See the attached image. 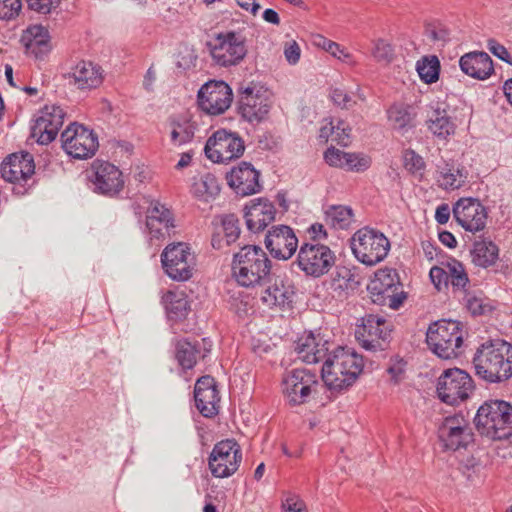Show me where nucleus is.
<instances>
[{"label":"nucleus","mask_w":512,"mask_h":512,"mask_svg":"<svg viewBox=\"0 0 512 512\" xmlns=\"http://www.w3.org/2000/svg\"><path fill=\"white\" fill-rule=\"evenodd\" d=\"M475 374L490 383L512 376V345L502 339L484 342L473 357Z\"/></svg>","instance_id":"1"},{"label":"nucleus","mask_w":512,"mask_h":512,"mask_svg":"<svg viewBox=\"0 0 512 512\" xmlns=\"http://www.w3.org/2000/svg\"><path fill=\"white\" fill-rule=\"evenodd\" d=\"M363 367L362 356L352 349L337 347L325 359L321 375L330 390L342 391L355 383Z\"/></svg>","instance_id":"2"},{"label":"nucleus","mask_w":512,"mask_h":512,"mask_svg":"<svg viewBox=\"0 0 512 512\" xmlns=\"http://www.w3.org/2000/svg\"><path fill=\"white\" fill-rule=\"evenodd\" d=\"M271 267L268 255L257 245H245L233 255L232 275L243 287L265 284L270 279Z\"/></svg>","instance_id":"3"},{"label":"nucleus","mask_w":512,"mask_h":512,"mask_svg":"<svg viewBox=\"0 0 512 512\" xmlns=\"http://www.w3.org/2000/svg\"><path fill=\"white\" fill-rule=\"evenodd\" d=\"M475 425L478 432L491 439L512 436V405L504 400H486L477 410Z\"/></svg>","instance_id":"4"},{"label":"nucleus","mask_w":512,"mask_h":512,"mask_svg":"<svg viewBox=\"0 0 512 512\" xmlns=\"http://www.w3.org/2000/svg\"><path fill=\"white\" fill-rule=\"evenodd\" d=\"M430 349L442 359L456 358L463 352V330L454 320H439L431 324L426 333Z\"/></svg>","instance_id":"5"},{"label":"nucleus","mask_w":512,"mask_h":512,"mask_svg":"<svg viewBox=\"0 0 512 512\" xmlns=\"http://www.w3.org/2000/svg\"><path fill=\"white\" fill-rule=\"evenodd\" d=\"M350 243L355 258L367 266L382 262L390 250L388 238L382 232L369 227L357 230Z\"/></svg>","instance_id":"6"},{"label":"nucleus","mask_w":512,"mask_h":512,"mask_svg":"<svg viewBox=\"0 0 512 512\" xmlns=\"http://www.w3.org/2000/svg\"><path fill=\"white\" fill-rule=\"evenodd\" d=\"M318 376L309 369H293L284 374L281 388L284 399L292 406L307 403L317 394Z\"/></svg>","instance_id":"7"},{"label":"nucleus","mask_w":512,"mask_h":512,"mask_svg":"<svg viewBox=\"0 0 512 512\" xmlns=\"http://www.w3.org/2000/svg\"><path fill=\"white\" fill-rule=\"evenodd\" d=\"M368 292L373 303L398 309L406 299V294L401 290L399 278L393 269H380L368 284Z\"/></svg>","instance_id":"8"},{"label":"nucleus","mask_w":512,"mask_h":512,"mask_svg":"<svg viewBox=\"0 0 512 512\" xmlns=\"http://www.w3.org/2000/svg\"><path fill=\"white\" fill-rule=\"evenodd\" d=\"M209 48L213 61L221 67L236 66L247 54L246 38L235 31L217 34Z\"/></svg>","instance_id":"9"},{"label":"nucleus","mask_w":512,"mask_h":512,"mask_svg":"<svg viewBox=\"0 0 512 512\" xmlns=\"http://www.w3.org/2000/svg\"><path fill=\"white\" fill-rule=\"evenodd\" d=\"M271 92L254 82L240 88L239 111L250 123L264 120L272 108Z\"/></svg>","instance_id":"10"},{"label":"nucleus","mask_w":512,"mask_h":512,"mask_svg":"<svg viewBox=\"0 0 512 512\" xmlns=\"http://www.w3.org/2000/svg\"><path fill=\"white\" fill-rule=\"evenodd\" d=\"M161 262L166 274L173 280L186 281L193 275L195 256L183 242L168 245L161 254Z\"/></svg>","instance_id":"11"},{"label":"nucleus","mask_w":512,"mask_h":512,"mask_svg":"<svg viewBox=\"0 0 512 512\" xmlns=\"http://www.w3.org/2000/svg\"><path fill=\"white\" fill-rule=\"evenodd\" d=\"M62 148L75 159L91 158L98 149L97 135L87 127L71 123L61 134Z\"/></svg>","instance_id":"12"},{"label":"nucleus","mask_w":512,"mask_h":512,"mask_svg":"<svg viewBox=\"0 0 512 512\" xmlns=\"http://www.w3.org/2000/svg\"><path fill=\"white\" fill-rule=\"evenodd\" d=\"M244 141L235 132L219 129L210 136L204 151L208 159L214 163H224L243 155Z\"/></svg>","instance_id":"13"},{"label":"nucleus","mask_w":512,"mask_h":512,"mask_svg":"<svg viewBox=\"0 0 512 512\" xmlns=\"http://www.w3.org/2000/svg\"><path fill=\"white\" fill-rule=\"evenodd\" d=\"M241 461L240 446L227 439L214 445L208 457V467L215 478H228L238 470Z\"/></svg>","instance_id":"14"},{"label":"nucleus","mask_w":512,"mask_h":512,"mask_svg":"<svg viewBox=\"0 0 512 512\" xmlns=\"http://www.w3.org/2000/svg\"><path fill=\"white\" fill-rule=\"evenodd\" d=\"M335 262L334 253L322 244L304 243L297 255L299 268L308 276L320 277L326 274Z\"/></svg>","instance_id":"15"},{"label":"nucleus","mask_w":512,"mask_h":512,"mask_svg":"<svg viewBox=\"0 0 512 512\" xmlns=\"http://www.w3.org/2000/svg\"><path fill=\"white\" fill-rule=\"evenodd\" d=\"M472 390V379L464 371L454 368L443 372L437 383V393L441 401L456 405L466 398Z\"/></svg>","instance_id":"16"},{"label":"nucleus","mask_w":512,"mask_h":512,"mask_svg":"<svg viewBox=\"0 0 512 512\" xmlns=\"http://www.w3.org/2000/svg\"><path fill=\"white\" fill-rule=\"evenodd\" d=\"M438 438L446 450L456 451L473 441L472 428L463 415L448 416L438 427Z\"/></svg>","instance_id":"17"},{"label":"nucleus","mask_w":512,"mask_h":512,"mask_svg":"<svg viewBox=\"0 0 512 512\" xmlns=\"http://www.w3.org/2000/svg\"><path fill=\"white\" fill-rule=\"evenodd\" d=\"M359 344L367 351H383L390 336V329L384 318L369 314L362 318V324L355 331Z\"/></svg>","instance_id":"18"},{"label":"nucleus","mask_w":512,"mask_h":512,"mask_svg":"<svg viewBox=\"0 0 512 512\" xmlns=\"http://www.w3.org/2000/svg\"><path fill=\"white\" fill-rule=\"evenodd\" d=\"M231 102L232 90L224 81H209L198 91V104L208 114H222Z\"/></svg>","instance_id":"19"},{"label":"nucleus","mask_w":512,"mask_h":512,"mask_svg":"<svg viewBox=\"0 0 512 512\" xmlns=\"http://www.w3.org/2000/svg\"><path fill=\"white\" fill-rule=\"evenodd\" d=\"M453 216L466 231L476 233L486 227L488 211L478 199L461 198L453 207Z\"/></svg>","instance_id":"20"},{"label":"nucleus","mask_w":512,"mask_h":512,"mask_svg":"<svg viewBox=\"0 0 512 512\" xmlns=\"http://www.w3.org/2000/svg\"><path fill=\"white\" fill-rule=\"evenodd\" d=\"M65 115L62 107L55 104L46 105L32 127V137L37 138V142L42 145L49 144L56 138L64 123Z\"/></svg>","instance_id":"21"},{"label":"nucleus","mask_w":512,"mask_h":512,"mask_svg":"<svg viewBox=\"0 0 512 512\" xmlns=\"http://www.w3.org/2000/svg\"><path fill=\"white\" fill-rule=\"evenodd\" d=\"M265 247L279 260L290 259L297 250L298 239L293 229L287 225L272 226L265 236Z\"/></svg>","instance_id":"22"},{"label":"nucleus","mask_w":512,"mask_h":512,"mask_svg":"<svg viewBox=\"0 0 512 512\" xmlns=\"http://www.w3.org/2000/svg\"><path fill=\"white\" fill-rule=\"evenodd\" d=\"M448 109L449 105L441 100L431 101L427 106V129L440 140L449 139L456 131V122L449 115Z\"/></svg>","instance_id":"23"},{"label":"nucleus","mask_w":512,"mask_h":512,"mask_svg":"<svg viewBox=\"0 0 512 512\" xmlns=\"http://www.w3.org/2000/svg\"><path fill=\"white\" fill-rule=\"evenodd\" d=\"M260 172L250 162L242 161L226 175L228 185L240 196L261 191Z\"/></svg>","instance_id":"24"},{"label":"nucleus","mask_w":512,"mask_h":512,"mask_svg":"<svg viewBox=\"0 0 512 512\" xmlns=\"http://www.w3.org/2000/svg\"><path fill=\"white\" fill-rule=\"evenodd\" d=\"M93 190L96 193L113 197L124 187L122 172L109 162H97L93 165Z\"/></svg>","instance_id":"25"},{"label":"nucleus","mask_w":512,"mask_h":512,"mask_svg":"<svg viewBox=\"0 0 512 512\" xmlns=\"http://www.w3.org/2000/svg\"><path fill=\"white\" fill-rule=\"evenodd\" d=\"M276 208L267 198L259 197L245 206L244 218L247 229L253 233L264 230L275 220Z\"/></svg>","instance_id":"26"},{"label":"nucleus","mask_w":512,"mask_h":512,"mask_svg":"<svg viewBox=\"0 0 512 512\" xmlns=\"http://www.w3.org/2000/svg\"><path fill=\"white\" fill-rule=\"evenodd\" d=\"M35 171L33 157L28 152L12 154L1 165V175L11 183H26Z\"/></svg>","instance_id":"27"},{"label":"nucleus","mask_w":512,"mask_h":512,"mask_svg":"<svg viewBox=\"0 0 512 512\" xmlns=\"http://www.w3.org/2000/svg\"><path fill=\"white\" fill-rule=\"evenodd\" d=\"M195 404L199 412L205 417L217 414V405L220 400L215 380L210 376L199 378L194 388Z\"/></svg>","instance_id":"28"},{"label":"nucleus","mask_w":512,"mask_h":512,"mask_svg":"<svg viewBox=\"0 0 512 512\" xmlns=\"http://www.w3.org/2000/svg\"><path fill=\"white\" fill-rule=\"evenodd\" d=\"M329 342L320 335L313 333L303 335L297 342L296 352L303 362L314 364L322 360L325 361L329 353Z\"/></svg>","instance_id":"29"},{"label":"nucleus","mask_w":512,"mask_h":512,"mask_svg":"<svg viewBox=\"0 0 512 512\" xmlns=\"http://www.w3.org/2000/svg\"><path fill=\"white\" fill-rule=\"evenodd\" d=\"M65 77L69 84L78 89L95 88L102 82L100 67L89 61L77 63Z\"/></svg>","instance_id":"30"},{"label":"nucleus","mask_w":512,"mask_h":512,"mask_svg":"<svg viewBox=\"0 0 512 512\" xmlns=\"http://www.w3.org/2000/svg\"><path fill=\"white\" fill-rule=\"evenodd\" d=\"M461 70L473 78L484 80L493 72V63L490 56L485 52H470L460 58Z\"/></svg>","instance_id":"31"},{"label":"nucleus","mask_w":512,"mask_h":512,"mask_svg":"<svg viewBox=\"0 0 512 512\" xmlns=\"http://www.w3.org/2000/svg\"><path fill=\"white\" fill-rule=\"evenodd\" d=\"M146 226L152 237L160 238L170 233L174 228L171 212L160 202L151 203L146 219Z\"/></svg>","instance_id":"32"},{"label":"nucleus","mask_w":512,"mask_h":512,"mask_svg":"<svg viewBox=\"0 0 512 512\" xmlns=\"http://www.w3.org/2000/svg\"><path fill=\"white\" fill-rule=\"evenodd\" d=\"M146 226L152 237L160 238L170 233L174 228L171 212L160 202L151 203L146 219Z\"/></svg>","instance_id":"33"},{"label":"nucleus","mask_w":512,"mask_h":512,"mask_svg":"<svg viewBox=\"0 0 512 512\" xmlns=\"http://www.w3.org/2000/svg\"><path fill=\"white\" fill-rule=\"evenodd\" d=\"M467 180V173L463 167L453 163L443 162L437 165L435 181L441 189L453 191L461 188Z\"/></svg>","instance_id":"34"},{"label":"nucleus","mask_w":512,"mask_h":512,"mask_svg":"<svg viewBox=\"0 0 512 512\" xmlns=\"http://www.w3.org/2000/svg\"><path fill=\"white\" fill-rule=\"evenodd\" d=\"M21 43L27 52L36 57L46 54L50 50V36L48 30L42 25L29 26L21 36Z\"/></svg>","instance_id":"35"},{"label":"nucleus","mask_w":512,"mask_h":512,"mask_svg":"<svg viewBox=\"0 0 512 512\" xmlns=\"http://www.w3.org/2000/svg\"><path fill=\"white\" fill-rule=\"evenodd\" d=\"M168 128L171 144L182 146L193 140L196 123L188 115H177L169 118Z\"/></svg>","instance_id":"36"},{"label":"nucleus","mask_w":512,"mask_h":512,"mask_svg":"<svg viewBox=\"0 0 512 512\" xmlns=\"http://www.w3.org/2000/svg\"><path fill=\"white\" fill-rule=\"evenodd\" d=\"M294 296V287L284 279L277 277L270 284L262 295V301L270 306H288Z\"/></svg>","instance_id":"37"},{"label":"nucleus","mask_w":512,"mask_h":512,"mask_svg":"<svg viewBox=\"0 0 512 512\" xmlns=\"http://www.w3.org/2000/svg\"><path fill=\"white\" fill-rule=\"evenodd\" d=\"M199 346V342L192 343L187 339H182L177 342L176 359L178 360V363L182 366V368H193L194 365L196 364L197 358L199 356L205 357L206 353L210 351L211 343L207 342L206 339H202V346L204 348V352L202 354Z\"/></svg>","instance_id":"38"},{"label":"nucleus","mask_w":512,"mask_h":512,"mask_svg":"<svg viewBox=\"0 0 512 512\" xmlns=\"http://www.w3.org/2000/svg\"><path fill=\"white\" fill-rule=\"evenodd\" d=\"M498 255L499 249L497 245L488 239L476 240L470 250L472 263L482 268H487L495 264Z\"/></svg>","instance_id":"39"},{"label":"nucleus","mask_w":512,"mask_h":512,"mask_svg":"<svg viewBox=\"0 0 512 512\" xmlns=\"http://www.w3.org/2000/svg\"><path fill=\"white\" fill-rule=\"evenodd\" d=\"M387 118L391 127L402 135L414 127L415 114L408 105H392L387 110Z\"/></svg>","instance_id":"40"},{"label":"nucleus","mask_w":512,"mask_h":512,"mask_svg":"<svg viewBox=\"0 0 512 512\" xmlns=\"http://www.w3.org/2000/svg\"><path fill=\"white\" fill-rule=\"evenodd\" d=\"M325 220L336 230H347L355 222L354 212L350 206L331 205L325 210Z\"/></svg>","instance_id":"41"},{"label":"nucleus","mask_w":512,"mask_h":512,"mask_svg":"<svg viewBox=\"0 0 512 512\" xmlns=\"http://www.w3.org/2000/svg\"><path fill=\"white\" fill-rule=\"evenodd\" d=\"M220 191L218 179L211 173H205L198 178H194L191 187V193L201 199L208 201L214 198Z\"/></svg>","instance_id":"42"},{"label":"nucleus","mask_w":512,"mask_h":512,"mask_svg":"<svg viewBox=\"0 0 512 512\" xmlns=\"http://www.w3.org/2000/svg\"><path fill=\"white\" fill-rule=\"evenodd\" d=\"M162 300L170 318L181 319L187 315L189 305L183 293L168 291Z\"/></svg>","instance_id":"43"},{"label":"nucleus","mask_w":512,"mask_h":512,"mask_svg":"<svg viewBox=\"0 0 512 512\" xmlns=\"http://www.w3.org/2000/svg\"><path fill=\"white\" fill-rule=\"evenodd\" d=\"M420 79L427 84L434 83L439 78L440 62L436 56H424L416 63Z\"/></svg>","instance_id":"44"},{"label":"nucleus","mask_w":512,"mask_h":512,"mask_svg":"<svg viewBox=\"0 0 512 512\" xmlns=\"http://www.w3.org/2000/svg\"><path fill=\"white\" fill-rule=\"evenodd\" d=\"M445 265L448 284L451 283L456 290H464L469 283V279L463 264L456 259H449L445 261Z\"/></svg>","instance_id":"45"},{"label":"nucleus","mask_w":512,"mask_h":512,"mask_svg":"<svg viewBox=\"0 0 512 512\" xmlns=\"http://www.w3.org/2000/svg\"><path fill=\"white\" fill-rule=\"evenodd\" d=\"M371 54L377 62L385 65L390 64L395 55L392 44L382 38L372 42Z\"/></svg>","instance_id":"46"},{"label":"nucleus","mask_w":512,"mask_h":512,"mask_svg":"<svg viewBox=\"0 0 512 512\" xmlns=\"http://www.w3.org/2000/svg\"><path fill=\"white\" fill-rule=\"evenodd\" d=\"M403 164L405 169L414 176L421 178L426 164L422 156L412 149H407L403 153Z\"/></svg>","instance_id":"47"},{"label":"nucleus","mask_w":512,"mask_h":512,"mask_svg":"<svg viewBox=\"0 0 512 512\" xmlns=\"http://www.w3.org/2000/svg\"><path fill=\"white\" fill-rule=\"evenodd\" d=\"M371 165V158L362 153L346 152L343 169L352 172H363Z\"/></svg>","instance_id":"48"},{"label":"nucleus","mask_w":512,"mask_h":512,"mask_svg":"<svg viewBox=\"0 0 512 512\" xmlns=\"http://www.w3.org/2000/svg\"><path fill=\"white\" fill-rule=\"evenodd\" d=\"M221 224L226 244L231 245L240 235L239 219L234 214H227L221 218Z\"/></svg>","instance_id":"49"},{"label":"nucleus","mask_w":512,"mask_h":512,"mask_svg":"<svg viewBox=\"0 0 512 512\" xmlns=\"http://www.w3.org/2000/svg\"><path fill=\"white\" fill-rule=\"evenodd\" d=\"M21 9V0H0V20L10 21L17 18Z\"/></svg>","instance_id":"50"},{"label":"nucleus","mask_w":512,"mask_h":512,"mask_svg":"<svg viewBox=\"0 0 512 512\" xmlns=\"http://www.w3.org/2000/svg\"><path fill=\"white\" fill-rule=\"evenodd\" d=\"M429 277L438 291L446 289L448 287V276L445 261L441 263V266H433L430 269Z\"/></svg>","instance_id":"51"},{"label":"nucleus","mask_w":512,"mask_h":512,"mask_svg":"<svg viewBox=\"0 0 512 512\" xmlns=\"http://www.w3.org/2000/svg\"><path fill=\"white\" fill-rule=\"evenodd\" d=\"M332 49L329 52V54L336 58L337 60L341 61L342 63L349 65V66H356L357 60L355 57L346 49L345 47L341 46L339 43L335 42L333 46H331Z\"/></svg>","instance_id":"52"},{"label":"nucleus","mask_w":512,"mask_h":512,"mask_svg":"<svg viewBox=\"0 0 512 512\" xmlns=\"http://www.w3.org/2000/svg\"><path fill=\"white\" fill-rule=\"evenodd\" d=\"M346 152L336 149L335 147L328 148L324 153V159L329 166L343 169L344 159Z\"/></svg>","instance_id":"53"},{"label":"nucleus","mask_w":512,"mask_h":512,"mask_svg":"<svg viewBox=\"0 0 512 512\" xmlns=\"http://www.w3.org/2000/svg\"><path fill=\"white\" fill-rule=\"evenodd\" d=\"M333 141L341 146H347L350 142V128L343 120L336 122Z\"/></svg>","instance_id":"54"},{"label":"nucleus","mask_w":512,"mask_h":512,"mask_svg":"<svg viewBox=\"0 0 512 512\" xmlns=\"http://www.w3.org/2000/svg\"><path fill=\"white\" fill-rule=\"evenodd\" d=\"M487 48L494 56L512 65V57L507 48L497 42L495 39H489L487 41Z\"/></svg>","instance_id":"55"},{"label":"nucleus","mask_w":512,"mask_h":512,"mask_svg":"<svg viewBox=\"0 0 512 512\" xmlns=\"http://www.w3.org/2000/svg\"><path fill=\"white\" fill-rule=\"evenodd\" d=\"M331 99L337 106L348 109L356 104V101L343 89L335 88L331 92Z\"/></svg>","instance_id":"56"},{"label":"nucleus","mask_w":512,"mask_h":512,"mask_svg":"<svg viewBox=\"0 0 512 512\" xmlns=\"http://www.w3.org/2000/svg\"><path fill=\"white\" fill-rule=\"evenodd\" d=\"M28 7L42 14H48L58 6V0H26Z\"/></svg>","instance_id":"57"},{"label":"nucleus","mask_w":512,"mask_h":512,"mask_svg":"<svg viewBox=\"0 0 512 512\" xmlns=\"http://www.w3.org/2000/svg\"><path fill=\"white\" fill-rule=\"evenodd\" d=\"M284 512H307L305 503L296 495H289L282 503Z\"/></svg>","instance_id":"58"},{"label":"nucleus","mask_w":512,"mask_h":512,"mask_svg":"<svg viewBox=\"0 0 512 512\" xmlns=\"http://www.w3.org/2000/svg\"><path fill=\"white\" fill-rule=\"evenodd\" d=\"M284 56L290 65H295L299 62L301 56L300 46L296 41L287 42L284 46Z\"/></svg>","instance_id":"59"},{"label":"nucleus","mask_w":512,"mask_h":512,"mask_svg":"<svg viewBox=\"0 0 512 512\" xmlns=\"http://www.w3.org/2000/svg\"><path fill=\"white\" fill-rule=\"evenodd\" d=\"M466 306L473 315H482L487 311V306L484 305L483 300L476 296L468 295L466 298Z\"/></svg>","instance_id":"60"},{"label":"nucleus","mask_w":512,"mask_h":512,"mask_svg":"<svg viewBox=\"0 0 512 512\" xmlns=\"http://www.w3.org/2000/svg\"><path fill=\"white\" fill-rule=\"evenodd\" d=\"M336 123L331 119H324L319 130V138L325 142L329 139L333 141Z\"/></svg>","instance_id":"61"},{"label":"nucleus","mask_w":512,"mask_h":512,"mask_svg":"<svg viewBox=\"0 0 512 512\" xmlns=\"http://www.w3.org/2000/svg\"><path fill=\"white\" fill-rule=\"evenodd\" d=\"M405 371V363L403 360H398L394 363H392L389 368L387 369L388 374L391 377V380L394 383H398L404 374Z\"/></svg>","instance_id":"62"},{"label":"nucleus","mask_w":512,"mask_h":512,"mask_svg":"<svg viewBox=\"0 0 512 512\" xmlns=\"http://www.w3.org/2000/svg\"><path fill=\"white\" fill-rule=\"evenodd\" d=\"M450 218V208L448 204H441L436 208L435 220L439 224H446Z\"/></svg>","instance_id":"63"},{"label":"nucleus","mask_w":512,"mask_h":512,"mask_svg":"<svg viewBox=\"0 0 512 512\" xmlns=\"http://www.w3.org/2000/svg\"><path fill=\"white\" fill-rule=\"evenodd\" d=\"M235 2L244 10L256 15L260 9V4L255 0H235Z\"/></svg>","instance_id":"64"}]
</instances>
